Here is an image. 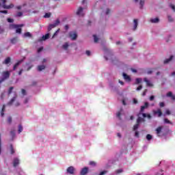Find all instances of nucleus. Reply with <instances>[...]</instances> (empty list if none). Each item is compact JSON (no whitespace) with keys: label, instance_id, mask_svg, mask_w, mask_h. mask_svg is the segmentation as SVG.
Wrapping results in <instances>:
<instances>
[{"label":"nucleus","instance_id":"nucleus-1","mask_svg":"<svg viewBox=\"0 0 175 175\" xmlns=\"http://www.w3.org/2000/svg\"><path fill=\"white\" fill-rule=\"evenodd\" d=\"M10 77V72L9 71H3L1 73V78L0 79V84H2L3 81L8 80Z\"/></svg>","mask_w":175,"mask_h":175},{"label":"nucleus","instance_id":"nucleus-2","mask_svg":"<svg viewBox=\"0 0 175 175\" xmlns=\"http://www.w3.org/2000/svg\"><path fill=\"white\" fill-rule=\"evenodd\" d=\"M162 126H160L156 129V133L159 137H161V136H166V133H162Z\"/></svg>","mask_w":175,"mask_h":175},{"label":"nucleus","instance_id":"nucleus-3","mask_svg":"<svg viewBox=\"0 0 175 175\" xmlns=\"http://www.w3.org/2000/svg\"><path fill=\"white\" fill-rule=\"evenodd\" d=\"M10 29H14L16 28V33H21V28L18 27V25H10Z\"/></svg>","mask_w":175,"mask_h":175},{"label":"nucleus","instance_id":"nucleus-4","mask_svg":"<svg viewBox=\"0 0 175 175\" xmlns=\"http://www.w3.org/2000/svg\"><path fill=\"white\" fill-rule=\"evenodd\" d=\"M69 36L72 40L77 39V33L76 31H71L69 33Z\"/></svg>","mask_w":175,"mask_h":175},{"label":"nucleus","instance_id":"nucleus-5","mask_svg":"<svg viewBox=\"0 0 175 175\" xmlns=\"http://www.w3.org/2000/svg\"><path fill=\"white\" fill-rule=\"evenodd\" d=\"M66 171L68 174H75V167L70 166L67 168Z\"/></svg>","mask_w":175,"mask_h":175},{"label":"nucleus","instance_id":"nucleus-6","mask_svg":"<svg viewBox=\"0 0 175 175\" xmlns=\"http://www.w3.org/2000/svg\"><path fill=\"white\" fill-rule=\"evenodd\" d=\"M19 163H20V160H18V159H17V158L14 159V161H13L14 167H17V166H18Z\"/></svg>","mask_w":175,"mask_h":175},{"label":"nucleus","instance_id":"nucleus-7","mask_svg":"<svg viewBox=\"0 0 175 175\" xmlns=\"http://www.w3.org/2000/svg\"><path fill=\"white\" fill-rule=\"evenodd\" d=\"M87 173H88V167H83V168L81 170V172H80V174H81V175H85V174H87Z\"/></svg>","mask_w":175,"mask_h":175},{"label":"nucleus","instance_id":"nucleus-8","mask_svg":"<svg viewBox=\"0 0 175 175\" xmlns=\"http://www.w3.org/2000/svg\"><path fill=\"white\" fill-rule=\"evenodd\" d=\"M50 38V33H46L44 36H42V39H40L38 42H42V40H47Z\"/></svg>","mask_w":175,"mask_h":175},{"label":"nucleus","instance_id":"nucleus-9","mask_svg":"<svg viewBox=\"0 0 175 175\" xmlns=\"http://www.w3.org/2000/svg\"><path fill=\"white\" fill-rule=\"evenodd\" d=\"M154 114H157L158 117L162 116V111L161 109H157V111H153Z\"/></svg>","mask_w":175,"mask_h":175},{"label":"nucleus","instance_id":"nucleus-10","mask_svg":"<svg viewBox=\"0 0 175 175\" xmlns=\"http://www.w3.org/2000/svg\"><path fill=\"white\" fill-rule=\"evenodd\" d=\"M81 13H83V8L79 7L77 12V16H84V14H81Z\"/></svg>","mask_w":175,"mask_h":175},{"label":"nucleus","instance_id":"nucleus-11","mask_svg":"<svg viewBox=\"0 0 175 175\" xmlns=\"http://www.w3.org/2000/svg\"><path fill=\"white\" fill-rule=\"evenodd\" d=\"M150 22L152 23V24H157L159 23V18H151L150 20Z\"/></svg>","mask_w":175,"mask_h":175},{"label":"nucleus","instance_id":"nucleus-12","mask_svg":"<svg viewBox=\"0 0 175 175\" xmlns=\"http://www.w3.org/2000/svg\"><path fill=\"white\" fill-rule=\"evenodd\" d=\"M144 121H146L144 118H142L140 117V116H138V118L137 119V124H140L141 122H144Z\"/></svg>","mask_w":175,"mask_h":175},{"label":"nucleus","instance_id":"nucleus-13","mask_svg":"<svg viewBox=\"0 0 175 175\" xmlns=\"http://www.w3.org/2000/svg\"><path fill=\"white\" fill-rule=\"evenodd\" d=\"M144 81L145 83H146V85H148V87H152V83H151V82L147 78H144Z\"/></svg>","mask_w":175,"mask_h":175},{"label":"nucleus","instance_id":"nucleus-14","mask_svg":"<svg viewBox=\"0 0 175 175\" xmlns=\"http://www.w3.org/2000/svg\"><path fill=\"white\" fill-rule=\"evenodd\" d=\"M123 77L124 79V80H126V81H131V77H129L128 75L123 73Z\"/></svg>","mask_w":175,"mask_h":175},{"label":"nucleus","instance_id":"nucleus-15","mask_svg":"<svg viewBox=\"0 0 175 175\" xmlns=\"http://www.w3.org/2000/svg\"><path fill=\"white\" fill-rule=\"evenodd\" d=\"M17 42H18V38L17 37H14L10 40V42L12 44H16Z\"/></svg>","mask_w":175,"mask_h":175},{"label":"nucleus","instance_id":"nucleus-16","mask_svg":"<svg viewBox=\"0 0 175 175\" xmlns=\"http://www.w3.org/2000/svg\"><path fill=\"white\" fill-rule=\"evenodd\" d=\"M133 22H134V28H133V30H134V31H136V29H137V25H139V23H138V22H137V19H134Z\"/></svg>","mask_w":175,"mask_h":175},{"label":"nucleus","instance_id":"nucleus-17","mask_svg":"<svg viewBox=\"0 0 175 175\" xmlns=\"http://www.w3.org/2000/svg\"><path fill=\"white\" fill-rule=\"evenodd\" d=\"M44 69H46V66L44 65H41L38 66V72H42V70H44Z\"/></svg>","mask_w":175,"mask_h":175},{"label":"nucleus","instance_id":"nucleus-18","mask_svg":"<svg viewBox=\"0 0 175 175\" xmlns=\"http://www.w3.org/2000/svg\"><path fill=\"white\" fill-rule=\"evenodd\" d=\"M10 61L11 59L8 57L3 62V64H4L5 65H8V64H10Z\"/></svg>","mask_w":175,"mask_h":175},{"label":"nucleus","instance_id":"nucleus-19","mask_svg":"<svg viewBox=\"0 0 175 175\" xmlns=\"http://www.w3.org/2000/svg\"><path fill=\"white\" fill-rule=\"evenodd\" d=\"M17 98V95H16L14 97H13L10 102L8 103L9 106H10L11 105H13V103L14 102V100H16V98Z\"/></svg>","mask_w":175,"mask_h":175},{"label":"nucleus","instance_id":"nucleus-20","mask_svg":"<svg viewBox=\"0 0 175 175\" xmlns=\"http://www.w3.org/2000/svg\"><path fill=\"white\" fill-rule=\"evenodd\" d=\"M173 59V55H171L170 57V58L166 59L165 60H164V64H169V62H170V61H172Z\"/></svg>","mask_w":175,"mask_h":175},{"label":"nucleus","instance_id":"nucleus-21","mask_svg":"<svg viewBox=\"0 0 175 175\" xmlns=\"http://www.w3.org/2000/svg\"><path fill=\"white\" fill-rule=\"evenodd\" d=\"M10 135H11V137H12V140H13L16 136V133L14 131V130H12L10 131Z\"/></svg>","mask_w":175,"mask_h":175},{"label":"nucleus","instance_id":"nucleus-22","mask_svg":"<svg viewBox=\"0 0 175 175\" xmlns=\"http://www.w3.org/2000/svg\"><path fill=\"white\" fill-rule=\"evenodd\" d=\"M21 62H23V60H20L14 64V70H16V69H17V67L18 66V65H20V64H21Z\"/></svg>","mask_w":175,"mask_h":175},{"label":"nucleus","instance_id":"nucleus-23","mask_svg":"<svg viewBox=\"0 0 175 175\" xmlns=\"http://www.w3.org/2000/svg\"><path fill=\"white\" fill-rule=\"evenodd\" d=\"M104 51L107 53L108 57L109 55H111V51L107 49V48H104Z\"/></svg>","mask_w":175,"mask_h":175},{"label":"nucleus","instance_id":"nucleus-24","mask_svg":"<svg viewBox=\"0 0 175 175\" xmlns=\"http://www.w3.org/2000/svg\"><path fill=\"white\" fill-rule=\"evenodd\" d=\"M24 38H32V34L29 32H26L24 33Z\"/></svg>","mask_w":175,"mask_h":175},{"label":"nucleus","instance_id":"nucleus-25","mask_svg":"<svg viewBox=\"0 0 175 175\" xmlns=\"http://www.w3.org/2000/svg\"><path fill=\"white\" fill-rule=\"evenodd\" d=\"M55 27H56V26L54 25V23L49 25V27H48V31H49V32H50V31H51V29H52L53 28H55Z\"/></svg>","mask_w":175,"mask_h":175},{"label":"nucleus","instance_id":"nucleus-26","mask_svg":"<svg viewBox=\"0 0 175 175\" xmlns=\"http://www.w3.org/2000/svg\"><path fill=\"white\" fill-rule=\"evenodd\" d=\"M121 111H122V108H121L120 111H118L116 113V117H118V118H119V120H121Z\"/></svg>","mask_w":175,"mask_h":175},{"label":"nucleus","instance_id":"nucleus-27","mask_svg":"<svg viewBox=\"0 0 175 175\" xmlns=\"http://www.w3.org/2000/svg\"><path fill=\"white\" fill-rule=\"evenodd\" d=\"M50 17H51V13L50 12L45 13V14L44 15V18H50Z\"/></svg>","mask_w":175,"mask_h":175},{"label":"nucleus","instance_id":"nucleus-28","mask_svg":"<svg viewBox=\"0 0 175 175\" xmlns=\"http://www.w3.org/2000/svg\"><path fill=\"white\" fill-rule=\"evenodd\" d=\"M139 125H140V123H136L133 126V131H137L139 129Z\"/></svg>","mask_w":175,"mask_h":175},{"label":"nucleus","instance_id":"nucleus-29","mask_svg":"<svg viewBox=\"0 0 175 175\" xmlns=\"http://www.w3.org/2000/svg\"><path fill=\"white\" fill-rule=\"evenodd\" d=\"M145 109H146V108L144 105L142 106L141 109H140V112L139 113L138 116H141L142 113H143V111H144Z\"/></svg>","mask_w":175,"mask_h":175},{"label":"nucleus","instance_id":"nucleus-30","mask_svg":"<svg viewBox=\"0 0 175 175\" xmlns=\"http://www.w3.org/2000/svg\"><path fill=\"white\" fill-rule=\"evenodd\" d=\"M63 49L64 50H68V48L69 47V44H68V42H66L63 46H62Z\"/></svg>","mask_w":175,"mask_h":175},{"label":"nucleus","instance_id":"nucleus-31","mask_svg":"<svg viewBox=\"0 0 175 175\" xmlns=\"http://www.w3.org/2000/svg\"><path fill=\"white\" fill-rule=\"evenodd\" d=\"M164 122L165 124H170V125L173 124V123L172 122H170V120H169V119H167V118H165L164 119Z\"/></svg>","mask_w":175,"mask_h":175},{"label":"nucleus","instance_id":"nucleus-32","mask_svg":"<svg viewBox=\"0 0 175 175\" xmlns=\"http://www.w3.org/2000/svg\"><path fill=\"white\" fill-rule=\"evenodd\" d=\"M139 5H141L140 9H143V6H144V0H140Z\"/></svg>","mask_w":175,"mask_h":175},{"label":"nucleus","instance_id":"nucleus-33","mask_svg":"<svg viewBox=\"0 0 175 175\" xmlns=\"http://www.w3.org/2000/svg\"><path fill=\"white\" fill-rule=\"evenodd\" d=\"M18 133H21V132H23V126L21 124L18 125Z\"/></svg>","mask_w":175,"mask_h":175},{"label":"nucleus","instance_id":"nucleus-34","mask_svg":"<svg viewBox=\"0 0 175 175\" xmlns=\"http://www.w3.org/2000/svg\"><path fill=\"white\" fill-rule=\"evenodd\" d=\"M10 152L12 154H14L15 151H14V148H13V145H10Z\"/></svg>","mask_w":175,"mask_h":175},{"label":"nucleus","instance_id":"nucleus-35","mask_svg":"<svg viewBox=\"0 0 175 175\" xmlns=\"http://www.w3.org/2000/svg\"><path fill=\"white\" fill-rule=\"evenodd\" d=\"M94 39V43H98L99 38L96 36V35H93Z\"/></svg>","mask_w":175,"mask_h":175},{"label":"nucleus","instance_id":"nucleus-36","mask_svg":"<svg viewBox=\"0 0 175 175\" xmlns=\"http://www.w3.org/2000/svg\"><path fill=\"white\" fill-rule=\"evenodd\" d=\"M59 19H57L55 23H53V25H55V27H57V25H59Z\"/></svg>","mask_w":175,"mask_h":175},{"label":"nucleus","instance_id":"nucleus-37","mask_svg":"<svg viewBox=\"0 0 175 175\" xmlns=\"http://www.w3.org/2000/svg\"><path fill=\"white\" fill-rule=\"evenodd\" d=\"M135 83L136 84H140V83H142V79L140 78H137L136 80H135Z\"/></svg>","mask_w":175,"mask_h":175},{"label":"nucleus","instance_id":"nucleus-38","mask_svg":"<svg viewBox=\"0 0 175 175\" xmlns=\"http://www.w3.org/2000/svg\"><path fill=\"white\" fill-rule=\"evenodd\" d=\"M146 139H147V140H149V141L151 140V139H152V135L148 134L146 135Z\"/></svg>","mask_w":175,"mask_h":175},{"label":"nucleus","instance_id":"nucleus-39","mask_svg":"<svg viewBox=\"0 0 175 175\" xmlns=\"http://www.w3.org/2000/svg\"><path fill=\"white\" fill-rule=\"evenodd\" d=\"M89 165H90V166H96V163L95 161H90Z\"/></svg>","mask_w":175,"mask_h":175},{"label":"nucleus","instance_id":"nucleus-40","mask_svg":"<svg viewBox=\"0 0 175 175\" xmlns=\"http://www.w3.org/2000/svg\"><path fill=\"white\" fill-rule=\"evenodd\" d=\"M14 88L13 87H10L8 90V95H10V94H12V92L13 91Z\"/></svg>","mask_w":175,"mask_h":175},{"label":"nucleus","instance_id":"nucleus-41","mask_svg":"<svg viewBox=\"0 0 175 175\" xmlns=\"http://www.w3.org/2000/svg\"><path fill=\"white\" fill-rule=\"evenodd\" d=\"M172 95H173V93L172 92H169L168 93H167V96L168 98H172Z\"/></svg>","mask_w":175,"mask_h":175},{"label":"nucleus","instance_id":"nucleus-42","mask_svg":"<svg viewBox=\"0 0 175 175\" xmlns=\"http://www.w3.org/2000/svg\"><path fill=\"white\" fill-rule=\"evenodd\" d=\"M58 32H59V29H58L54 33V34L53 35V37H52V38H55V36H57Z\"/></svg>","mask_w":175,"mask_h":175},{"label":"nucleus","instance_id":"nucleus-43","mask_svg":"<svg viewBox=\"0 0 175 175\" xmlns=\"http://www.w3.org/2000/svg\"><path fill=\"white\" fill-rule=\"evenodd\" d=\"M12 117L11 116L8 117V124H12Z\"/></svg>","mask_w":175,"mask_h":175},{"label":"nucleus","instance_id":"nucleus-44","mask_svg":"<svg viewBox=\"0 0 175 175\" xmlns=\"http://www.w3.org/2000/svg\"><path fill=\"white\" fill-rule=\"evenodd\" d=\"M116 174H120V173H122V170L120 169V170H117L116 171Z\"/></svg>","mask_w":175,"mask_h":175},{"label":"nucleus","instance_id":"nucleus-45","mask_svg":"<svg viewBox=\"0 0 175 175\" xmlns=\"http://www.w3.org/2000/svg\"><path fill=\"white\" fill-rule=\"evenodd\" d=\"M147 91H148V90L146 89V90L143 92V93H142V96H146V95H147Z\"/></svg>","mask_w":175,"mask_h":175},{"label":"nucleus","instance_id":"nucleus-46","mask_svg":"<svg viewBox=\"0 0 175 175\" xmlns=\"http://www.w3.org/2000/svg\"><path fill=\"white\" fill-rule=\"evenodd\" d=\"M106 173H107V171L104 170V171L100 172V174L98 175H105V174H106Z\"/></svg>","mask_w":175,"mask_h":175},{"label":"nucleus","instance_id":"nucleus-47","mask_svg":"<svg viewBox=\"0 0 175 175\" xmlns=\"http://www.w3.org/2000/svg\"><path fill=\"white\" fill-rule=\"evenodd\" d=\"M170 8H171V9H172V10H174V12H175V6L173 4H170Z\"/></svg>","mask_w":175,"mask_h":175},{"label":"nucleus","instance_id":"nucleus-48","mask_svg":"<svg viewBox=\"0 0 175 175\" xmlns=\"http://www.w3.org/2000/svg\"><path fill=\"white\" fill-rule=\"evenodd\" d=\"M21 16H23V12H18L16 14L17 17H21Z\"/></svg>","mask_w":175,"mask_h":175},{"label":"nucleus","instance_id":"nucleus-49","mask_svg":"<svg viewBox=\"0 0 175 175\" xmlns=\"http://www.w3.org/2000/svg\"><path fill=\"white\" fill-rule=\"evenodd\" d=\"M135 137H139V131H135Z\"/></svg>","mask_w":175,"mask_h":175},{"label":"nucleus","instance_id":"nucleus-50","mask_svg":"<svg viewBox=\"0 0 175 175\" xmlns=\"http://www.w3.org/2000/svg\"><path fill=\"white\" fill-rule=\"evenodd\" d=\"M159 106H160V107H165V103H163V102L160 103Z\"/></svg>","mask_w":175,"mask_h":175},{"label":"nucleus","instance_id":"nucleus-51","mask_svg":"<svg viewBox=\"0 0 175 175\" xmlns=\"http://www.w3.org/2000/svg\"><path fill=\"white\" fill-rule=\"evenodd\" d=\"M7 21H8V23H13V21H14V20H13L12 18H8L7 19Z\"/></svg>","mask_w":175,"mask_h":175},{"label":"nucleus","instance_id":"nucleus-52","mask_svg":"<svg viewBox=\"0 0 175 175\" xmlns=\"http://www.w3.org/2000/svg\"><path fill=\"white\" fill-rule=\"evenodd\" d=\"M0 13L4 14H8V10H1Z\"/></svg>","mask_w":175,"mask_h":175},{"label":"nucleus","instance_id":"nucleus-53","mask_svg":"<svg viewBox=\"0 0 175 175\" xmlns=\"http://www.w3.org/2000/svg\"><path fill=\"white\" fill-rule=\"evenodd\" d=\"M168 21H170V23L173 22V18H172V16H168Z\"/></svg>","mask_w":175,"mask_h":175},{"label":"nucleus","instance_id":"nucleus-54","mask_svg":"<svg viewBox=\"0 0 175 175\" xmlns=\"http://www.w3.org/2000/svg\"><path fill=\"white\" fill-rule=\"evenodd\" d=\"M142 88H143V85H140L139 86H138L137 88V91H140V90H142Z\"/></svg>","mask_w":175,"mask_h":175},{"label":"nucleus","instance_id":"nucleus-55","mask_svg":"<svg viewBox=\"0 0 175 175\" xmlns=\"http://www.w3.org/2000/svg\"><path fill=\"white\" fill-rule=\"evenodd\" d=\"M165 113H166L167 116H170V114H171L170 111L169 109L165 110Z\"/></svg>","mask_w":175,"mask_h":175},{"label":"nucleus","instance_id":"nucleus-56","mask_svg":"<svg viewBox=\"0 0 175 175\" xmlns=\"http://www.w3.org/2000/svg\"><path fill=\"white\" fill-rule=\"evenodd\" d=\"M22 94L23 95H27V92L25 91V90L22 89Z\"/></svg>","mask_w":175,"mask_h":175},{"label":"nucleus","instance_id":"nucleus-57","mask_svg":"<svg viewBox=\"0 0 175 175\" xmlns=\"http://www.w3.org/2000/svg\"><path fill=\"white\" fill-rule=\"evenodd\" d=\"M42 50H43V46L40 47V48L38 49V53H40Z\"/></svg>","mask_w":175,"mask_h":175},{"label":"nucleus","instance_id":"nucleus-58","mask_svg":"<svg viewBox=\"0 0 175 175\" xmlns=\"http://www.w3.org/2000/svg\"><path fill=\"white\" fill-rule=\"evenodd\" d=\"M154 98H155V96H150L149 99H150V100L152 101V100H154Z\"/></svg>","mask_w":175,"mask_h":175},{"label":"nucleus","instance_id":"nucleus-59","mask_svg":"<svg viewBox=\"0 0 175 175\" xmlns=\"http://www.w3.org/2000/svg\"><path fill=\"white\" fill-rule=\"evenodd\" d=\"M141 114H142V117H144V118H146L148 116L147 113H141Z\"/></svg>","mask_w":175,"mask_h":175},{"label":"nucleus","instance_id":"nucleus-60","mask_svg":"<svg viewBox=\"0 0 175 175\" xmlns=\"http://www.w3.org/2000/svg\"><path fill=\"white\" fill-rule=\"evenodd\" d=\"M86 55H88V56L91 55V51H86Z\"/></svg>","mask_w":175,"mask_h":175},{"label":"nucleus","instance_id":"nucleus-61","mask_svg":"<svg viewBox=\"0 0 175 175\" xmlns=\"http://www.w3.org/2000/svg\"><path fill=\"white\" fill-rule=\"evenodd\" d=\"M144 106L147 109V107H148V103L146 102Z\"/></svg>","mask_w":175,"mask_h":175},{"label":"nucleus","instance_id":"nucleus-62","mask_svg":"<svg viewBox=\"0 0 175 175\" xmlns=\"http://www.w3.org/2000/svg\"><path fill=\"white\" fill-rule=\"evenodd\" d=\"M5 32V29L0 28V33H3Z\"/></svg>","mask_w":175,"mask_h":175},{"label":"nucleus","instance_id":"nucleus-63","mask_svg":"<svg viewBox=\"0 0 175 175\" xmlns=\"http://www.w3.org/2000/svg\"><path fill=\"white\" fill-rule=\"evenodd\" d=\"M110 14V9L107 8L106 11V14Z\"/></svg>","mask_w":175,"mask_h":175},{"label":"nucleus","instance_id":"nucleus-64","mask_svg":"<svg viewBox=\"0 0 175 175\" xmlns=\"http://www.w3.org/2000/svg\"><path fill=\"white\" fill-rule=\"evenodd\" d=\"M1 99H3V98H5V93H1Z\"/></svg>","mask_w":175,"mask_h":175}]
</instances>
